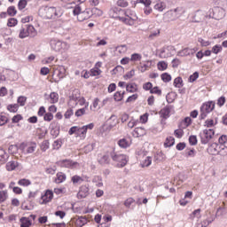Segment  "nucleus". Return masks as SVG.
<instances>
[{"instance_id": "nucleus-1", "label": "nucleus", "mask_w": 227, "mask_h": 227, "mask_svg": "<svg viewBox=\"0 0 227 227\" xmlns=\"http://www.w3.org/2000/svg\"><path fill=\"white\" fill-rule=\"evenodd\" d=\"M38 15L44 20H56L63 16V10L59 7L42 5L38 10Z\"/></svg>"}, {"instance_id": "nucleus-2", "label": "nucleus", "mask_w": 227, "mask_h": 227, "mask_svg": "<svg viewBox=\"0 0 227 227\" xmlns=\"http://www.w3.org/2000/svg\"><path fill=\"white\" fill-rule=\"evenodd\" d=\"M95 127V124L90 123L85 126L77 127V126H73L70 128L68 134L69 136H74L75 134L76 137H80L81 139H86V134H88V130H93Z\"/></svg>"}, {"instance_id": "nucleus-3", "label": "nucleus", "mask_w": 227, "mask_h": 227, "mask_svg": "<svg viewBox=\"0 0 227 227\" xmlns=\"http://www.w3.org/2000/svg\"><path fill=\"white\" fill-rule=\"evenodd\" d=\"M125 17H118V20L120 22H123V24H126V26H135V24H137V20H139V18L137 17V14L135 11L130 9H126L124 11Z\"/></svg>"}, {"instance_id": "nucleus-4", "label": "nucleus", "mask_w": 227, "mask_h": 227, "mask_svg": "<svg viewBox=\"0 0 227 227\" xmlns=\"http://www.w3.org/2000/svg\"><path fill=\"white\" fill-rule=\"evenodd\" d=\"M73 15L76 17L79 22H84V20L91 19V15H93V13L91 12V10L88 8L82 11L81 4H77L73 8Z\"/></svg>"}, {"instance_id": "nucleus-5", "label": "nucleus", "mask_w": 227, "mask_h": 227, "mask_svg": "<svg viewBox=\"0 0 227 227\" xmlns=\"http://www.w3.org/2000/svg\"><path fill=\"white\" fill-rule=\"evenodd\" d=\"M110 157L114 162H117V168H125V166H127V162H129V157L125 154L113 152L110 153Z\"/></svg>"}, {"instance_id": "nucleus-6", "label": "nucleus", "mask_w": 227, "mask_h": 227, "mask_svg": "<svg viewBox=\"0 0 227 227\" xmlns=\"http://www.w3.org/2000/svg\"><path fill=\"white\" fill-rule=\"evenodd\" d=\"M37 148L38 145L36 144V142L33 141L23 142L20 145V150H21V152H23L25 155L35 153Z\"/></svg>"}, {"instance_id": "nucleus-7", "label": "nucleus", "mask_w": 227, "mask_h": 227, "mask_svg": "<svg viewBox=\"0 0 227 227\" xmlns=\"http://www.w3.org/2000/svg\"><path fill=\"white\" fill-rule=\"evenodd\" d=\"M215 108V103L214 101H208L204 103L200 107V119L205 120L209 113H212L213 109Z\"/></svg>"}, {"instance_id": "nucleus-8", "label": "nucleus", "mask_w": 227, "mask_h": 227, "mask_svg": "<svg viewBox=\"0 0 227 227\" xmlns=\"http://www.w3.org/2000/svg\"><path fill=\"white\" fill-rule=\"evenodd\" d=\"M215 130L214 129H206L200 133V141L202 145H207L210 143L212 137H214Z\"/></svg>"}, {"instance_id": "nucleus-9", "label": "nucleus", "mask_w": 227, "mask_h": 227, "mask_svg": "<svg viewBox=\"0 0 227 227\" xmlns=\"http://www.w3.org/2000/svg\"><path fill=\"white\" fill-rule=\"evenodd\" d=\"M109 100H110L109 98H106L102 101H100V98H95L92 101L91 106H90V111L95 113V111H98V109H102L104 106H107V104L109 103Z\"/></svg>"}, {"instance_id": "nucleus-10", "label": "nucleus", "mask_w": 227, "mask_h": 227, "mask_svg": "<svg viewBox=\"0 0 227 227\" xmlns=\"http://www.w3.org/2000/svg\"><path fill=\"white\" fill-rule=\"evenodd\" d=\"M86 104V98L84 97H77V96H70L68 106L70 107H75L77 105L79 106H84Z\"/></svg>"}, {"instance_id": "nucleus-11", "label": "nucleus", "mask_w": 227, "mask_h": 227, "mask_svg": "<svg viewBox=\"0 0 227 227\" xmlns=\"http://www.w3.org/2000/svg\"><path fill=\"white\" fill-rule=\"evenodd\" d=\"M54 198V192L51 190L44 191L43 194L41 196L39 203L40 205H47V203H51Z\"/></svg>"}, {"instance_id": "nucleus-12", "label": "nucleus", "mask_w": 227, "mask_h": 227, "mask_svg": "<svg viewBox=\"0 0 227 227\" xmlns=\"http://www.w3.org/2000/svg\"><path fill=\"white\" fill-rule=\"evenodd\" d=\"M58 164L60 168H67L68 169H75V168H79V162L72 160H61L58 161Z\"/></svg>"}, {"instance_id": "nucleus-13", "label": "nucleus", "mask_w": 227, "mask_h": 227, "mask_svg": "<svg viewBox=\"0 0 227 227\" xmlns=\"http://www.w3.org/2000/svg\"><path fill=\"white\" fill-rule=\"evenodd\" d=\"M51 47L53 51H55L56 52H59L61 51H63L65 49V47H67V43L61 42V41H59V40H56V39H52L51 40Z\"/></svg>"}, {"instance_id": "nucleus-14", "label": "nucleus", "mask_w": 227, "mask_h": 227, "mask_svg": "<svg viewBox=\"0 0 227 227\" xmlns=\"http://www.w3.org/2000/svg\"><path fill=\"white\" fill-rule=\"evenodd\" d=\"M198 52V47L195 48H184L178 51V56H181V58H185L187 56H194Z\"/></svg>"}, {"instance_id": "nucleus-15", "label": "nucleus", "mask_w": 227, "mask_h": 227, "mask_svg": "<svg viewBox=\"0 0 227 227\" xmlns=\"http://www.w3.org/2000/svg\"><path fill=\"white\" fill-rule=\"evenodd\" d=\"M53 75H57L59 79H63L67 75V68L64 66H56L53 67Z\"/></svg>"}, {"instance_id": "nucleus-16", "label": "nucleus", "mask_w": 227, "mask_h": 227, "mask_svg": "<svg viewBox=\"0 0 227 227\" xmlns=\"http://www.w3.org/2000/svg\"><path fill=\"white\" fill-rule=\"evenodd\" d=\"M102 62L98 61L95 64L94 67L90 70V77H98L102 74Z\"/></svg>"}, {"instance_id": "nucleus-17", "label": "nucleus", "mask_w": 227, "mask_h": 227, "mask_svg": "<svg viewBox=\"0 0 227 227\" xmlns=\"http://www.w3.org/2000/svg\"><path fill=\"white\" fill-rule=\"evenodd\" d=\"M148 130L145 127H137L132 131L133 137H144V136H146Z\"/></svg>"}, {"instance_id": "nucleus-18", "label": "nucleus", "mask_w": 227, "mask_h": 227, "mask_svg": "<svg viewBox=\"0 0 227 227\" xmlns=\"http://www.w3.org/2000/svg\"><path fill=\"white\" fill-rule=\"evenodd\" d=\"M219 150H221V145L217 143H213L207 147L209 155H219Z\"/></svg>"}, {"instance_id": "nucleus-19", "label": "nucleus", "mask_w": 227, "mask_h": 227, "mask_svg": "<svg viewBox=\"0 0 227 227\" xmlns=\"http://www.w3.org/2000/svg\"><path fill=\"white\" fill-rule=\"evenodd\" d=\"M172 109H173V106H166L165 107H163L159 113L160 118H163L164 120H168V118H169L171 114Z\"/></svg>"}, {"instance_id": "nucleus-20", "label": "nucleus", "mask_w": 227, "mask_h": 227, "mask_svg": "<svg viewBox=\"0 0 227 227\" xmlns=\"http://www.w3.org/2000/svg\"><path fill=\"white\" fill-rule=\"evenodd\" d=\"M171 51H173V48L169 46L167 48H163L160 50L159 57L161 59H166V58H171V56H173V53L171 52Z\"/></svg>"}, {"instance_id": "nucleus-21", "label": "nucleus", "mask_w": 227, "mask_h": 227, "mask_svg": "<svg viewBox=\"0 0 227 227\" xmlns=\"http://www.w3.org/2000/svg\"><path fill=\"white\" fill-rule=\"evenodd\" d=\"M152 156H146L144 154L140 159V166L142 168H150V166H152Z\"/></svg>"}, {"instance_id": "nucleus-22", "label": "nucleus", "mask_w": 227, "mask_h": 227, "mask_svg": "<svg viewBox=\"0 0 227 227\" xmlns=\"http://www.w3.org/2000/svg\"><path fill=\"white\" fill-rule=\"evenodd\" d=\"M224 17V9L221 7H216L213 11V18L215 19V20H221Z\"/></svg>"}, {"instance_id": "nucleus-23", "label": "nucleus", "mask_w": 227, "mask_h": 227, "mask_svg": "<svg viewBox=\"0 0 227 227\" xmlns=\"http://www.w3.org/2000/svg\"><path fill=\"white\" fill-rule=\"evenodd\" d=\"M90 195V188L87 185H82L78 192V198H87Z\"/></svg>"}, {"instance_id": "nucleus-24", "label": "nucleus", "mask_w": 227, "mask_h": 227, "mask_svg": "<svg viewBox=\"0 0 227 227\" xmlns=\"http://www.w3.org/2000/svg\"><path fill=\"white\" fill-rule=\"evenodd\" d=\"M17 168H19V161L17 160L8 161L5 165V169L8 171H15Z\"/></svg>"}, {"instance_id": "nucleus-25", "label": "nucleus", "mask_w": 227, "mask_h": 227, "mask_svg": "<svg viewBox=\"0 0 227 227\" xmlns=\"http://www.w3.org/2000/svg\"><path fill=\"white\" fill-rule=\"evenodd\" d=\"M67 180V174L63 172H58L56 177L54 178L55 184H63Z\"/></svg>"}, {"instance_id": "nucleus-26", "label": "nucleus", "mask_w": 227, "mask_h": 227, "mask_svg": "<svg viewBox=\"0 0 227 227\" xmlns=\"http://www.w3.org/2000/svg\"><path fill=\"white\" fill-rule=\"evenodd\" d=\"M27 33L30 38H35L36 35H38V32L36 31V28L33 25H27L26 26Z\"/></svg>"}, {"instance_id": "nucleus-27", "label": "nucleus", "mask_w": 227, "mask_h": 227, "mask_svg": "<svg viewBox=\"0 0 227 227\" xmlns=\"http://www.w3.org/2000/svg\"><path fill=\"white\" fill-rule=\"evenodd\" d=\"M124 97H125V90H117L114 94V100H115V102H121Z\"/></svg>"}, {"instance_id": "nucleus-28", "label": "nucleus", "mask_w": 227, "mask_h": 227, "mask_svg": "<svg viewBox=\"0 0 227 227\" xmlns=\"http://www.w3.org/2000/svg\"><path fill=\"white\" fill-rule=\"evenodd\" d=\"M126 91H128V93H137L138 88L136 82L128 83L126 85Z\"/></svg>"}, {"instance_id": "nucleus-29", "label": "nucleus", "mask_w": 227, "mask_h": 227, "mask_svg": "<svg viewBox=\"0 0 227 227\" xmlns=\"http://www.w3.org/2000/svg\"><path fill=\"white\" fill-rule=\"evenodd\" d=\"M192 123V119L191 117H185L181 122H180V129H187V127L191 126Z\"/></svg>"}, {"instance_id": "nucleus-30", "label": "nucleus", "mask_w": 227, "mask_h": 227, "mask_svg": "<svg viewBox=\"0 0 227 227\" xmlns=\"http://www.w3.org/2000/svg\"><path fill=\"white\" fill-rule=\"evenodd\" d=\"M117 145L120 146V148H129L131 145V143L127 140V138L120 139L117 143Z\"/></svg>"}, {"instance_id": "nucleus-31", "label": "nucleus", "mask_w": 227, "mask_h": 227, "mask_svg": "<svg viewBox=\"0 0 227 227\" xmlns=\"http://www.w3.org/2000/svg\"><path fill=\"white\" fill-rule=\"evenodd\" d=\"M167 5L165 2H158L156 4L153 6V9L156 10L157 12H164L166 10Z\"/></svg>"}, {"instance_id": "nucleus-32", "label": "nucleus", "mask_w": 227, "mask_h": 227, "mask_svg": "<svg viewBox=\"0 0 227 227\" xmlns=\"http://www.w3.org/2000/svg\"><path fill=\"white\" fill-rule=\"evenodd\" d=\"M20 222V227H30L31 224H33L31 220H29V218L27 217H21Z\"/></svg>"}, {"instance_id": "nucleus-33", "label": "nucleus", "mask_w": 227, "mask_h": 227, "mask_svg": "<svg viewBox=\"0 0 227 227\" xmlns=\"http://www.w3.org/2000/svg\"><path fill=\"white\" fill-rule=\"evenodd\" d=\"M59 100V95L58 92H51L50 94V104H58Z\"/></svg>"}, {"instance_id": "nucleus-34", "label": "nucleus", "mask_w": 227, "mask_h": 227, "mask_svg": "<svg viewBox=\"0 0 227 227\" xmlns=\"http://www.w3.org/2000/svg\"><path fill=\"white\" fill-rule=\"evenodd\" d=\"M157 68L160 72H164V70H168V62L161 60L157 63Z\"/></svg>"}, {"instance_id": "nucleus-35", "label": "nucleus", "mask_w": 227, "mask_h": 227, "mask_svg": "<svg viewBox=\"0 0 227 227\" xmlns=\"http://www.w3.org/2000/svg\"><path fill=\"white\" fill-rule=\"evenodd\" d=\"M86 111H88V104L83 108L76 110L74 113V116H76L77 118H80V116H84V114H86Z\"/></svg>"}, {"instance_id": "nucleus-36", "label": "nucleus", "mask_w": 227, "mask_h": 227, "mask_svg": "<svg viewBox=\"0 0 227 227\" xmlns=\"http://www.w3.org/2000/svg\"><path fill=\"white\" fill-rule=\"evenodd\" d=\"M217 125V121H215L214 119H207L204 122V127H207V129H212V127H215Z\"/></svg>"}, {"instance_id": "nucleus-37", "label": "nucleus", "mask_w": 227, "mask_h": 227, "mask_svg": "<svg viewBox=\"0 0 227 227\" xmlns=\"http://www.w3.org/2000/svg\"><path fill=\"white\" fill-rule=\"evenodd\" d=\"M7 15H9V17H15V15H17V8L15 5H11L7 8Z\"/></svg>"}, {"instance_id": "nucleus-38", "label": "nucleus", "mask_w": 227, "mask_h": 227, "mask_svg": "<svg viewBox=\"0 0 227 227\" xmlns=\"http://www.w3.org/2000/svg\"><path fill=\"white\" fill-rule=\"evenodd\" d=\"M173 145H175V137H167L164 142L165 148H169L170 146H173Z\"/></svg>"}, {"instance_id": "nucleus-39", "label": "nucleus", "mask_w": 227, "mask_h": 227, "mask_svg": "<svg viewBox=\"0 0 227 227\" xmlns=\"http://www.w3.org/2000/svg\"><path fill=\"white\" fill-rule=\"evenodd\" d=\"M18 185H20L21 187H29L31 185V180L22 178L18 181Z\"/></svg>"}, {"instance_id": "nucleus-40", "label": "nucleus", "mask_w": 227, "mask_h": 227, "mask_svg": "<svg viewBox=\"0 0 227 227\" xmlns=\"http://www.w3.org/2000/svg\"><path fill=\"white\" fill-rule=\"evenodd\" d=\"M129 59L132 63H136V62L141 61V59H143V55H141L140 53H133V54H131V57Z\"/></svg>"}, {"instance_id": "nucleus-41", "label": "nucleus", "mask_w": 227, "mask_h": 227, "mask_svg": "<svg viewBox=\"0 0 227 227\" xmlns=\"http://www.w3.org/2000/svg\"><path fill=\"white\" fill-rule=\"evenodd\" d=\"M174 86L175 88H183L184 87V80L182 77L178 76L176 79H174Z\"/></svg>"}, {"instance_id": "nucleus-42", "label": "nucleus", "mask_w": 227, "mask_h": 227, "mask_svg": "<svg viewBox=\"0 0 227 227\" xmlns=\"http://www.w3.org/2000/svg\"><path fill=\"white\" fill-rule=\"evenodd\" d=\"M8 200V190L0 191V203H4Z\"/></svg>"}, {"instance_id": "nucleus-43", "label": "nucleus", "mask_w": 227, "mask_h": 227, "mask_svg": "<svg viewBox=\"0 0 227 227\" xmlns=\"http://www.w3.org/2000/svg\"><path fill=\"white\" fill-rule=\"evenodd\" d=\"M50 146L51 143L49 142V140H43L40 145V150H42L43 152H47Z\"/></svg>"}, {"instance_id": "nucleus-44", "label": "nucleus", "mask_w": 227, "mask_h": 227, "mask_svg": "<svg viewBox=\"0 0 227 227\" xmlns=\"http://www.w3.org/2000/svg\"><path fill=\"white\" fill-rule=\"evenodd\" d=\"M167 17H168L169 20H176V19H178V16L176 15V9L174 11H168L167 12Z\"/></svg>"}, {"instance_id": "nucleus-45", "label": "nucleus", "mask_w": 227, "mask_h": 227, "mask_svg": "<svg viewBox=\"0 0 227 227\" xmlns=\"http://www.w3.org/2000/svg\"><path fill=\"white\" fill-rule=\"evenodd\" d=\"M17 24H19V20H17L16 18H10L7 20L8 27H15V26H17Z\"/></svg>"}, {"instance_id": "nucleus-46", "label": "nucleus", "mask_w": 227, "mask_h": 227, "mask_svg": "<svg viewBox=\"0 0 227 227\" xmlns=\"http://www.w3.org/2000/svg\"><path fill=\"white\" fill-rule=\"evenodd\" d=\"M7 111H9V113H17V111H19V104L8 105Z\"/></svg>"}, {"instance_id": "nucleus-47", "label": "nucleus", "mask_w": 227, "mask_h": 227, "mask_svg": "<svg viewBox=\"0 0 227 227\" xmlns=\"http://www.w3.org/2000/svg\"><path fill=\"white\" fill-rule=\"evenodd\" d=\"M8 160V153L4 149H0V162H6Z\"/></svg>"}, {"instance_id": "nucleus-48", "label": "nucleus", "mask_w": 227, "mask_h": 227, "mask_svg": "<svg viewBox=\"0 0 227 227\" xmlns=\"http://www.w3.org/2000/svg\"><path fill=\"white\" fill-rule=\"evenodd\" d=\"M71 182L74 184H82V182H84V179H82V176L75 175L71 177Z\"/></svg>"}, {"instance_id": "nucleus-49", "label": "nucleus", "mask_w": 227, "mask_h": 227, "mask_svg": "<svg viewBox=\"0 0 227 227\" xmlns=\"http://www.w3.org/2000/svg\"><path fill=\"white\" fill-rule=\"evenodd\" d=\"M6 123H8V116L6 114L0 113V127L6 125Z\"/></svg>"}, {"instance_id": "nucleus-50", "label": "nucleus", "mask_w": 227, "mask_h": 227, "mask_svg": "<svg viewBox=\"0 0 227 227\" xmlns=\"http://www.w3.org/2000/svg\"><path fill=\"white\" fill-rule=\"evenodd\" d=\"M160 79L163 81V82H170L172 77L168 73H163L160 74Z\"/></svg>"}, {"instance_id": "nucleus-51", "label": "nucleus", "mask_w": 227, "mask_h": 227, "mask_svg": "<svg viewBox=\"0 0 227 227\" xmlns=\"http://www.w3.org/2000/svg\"><path fill=\"white\" fill-rule=\"evenodd\" d=\"M61 146H63V140H61V139H57L52 144V148L54 150H59V148H61Z\"/></svg>"}, {"instance_id": "nucleus-52", "label": "nucleus", "mask_w": 227, "mask_h": 227, "mask_svg": "<svg viewBox=\"0 0 227 227\" xmlns=\"http://www.w3.org/2000/svg\"><path fill=\"white\" fill-rule=\"evenodd\" d=\"M150 93L152 95H158V97H160V95H162V90H160V88L158 86H155L152 88Z\"/></svg>"}, {"instance_id": "nucleus-53", "label": "nucleus", "mask_w": 227, "mask_h": 227, "mask_svg": "<svg viewBox=\"0 0 227 227\" xmlns=\"http://www.w3.org/2000/svg\"><path fill=\"white\" fill-rule=\"evenodd\" d=\"M99 164H109V154H104L98 159Z\"/></svg>"}, {"instance_id": "nucleus-54", "label": "nucleus", "mask_w": 227, "mask_h": 227, "mask_svg": "<svg viewBox=\"0 0 227 227\" xmlns=\"http://www.w3.org/2000/svg\"><path fill=\"white\" fill-rule=\"evenodd\" d=\"M26 6H27V0H20L18 3V10L20 12H22V10H25Z\"/></svg>"}, {"instance_id": "nucleus-55", "label": "nucleus", "mask_w": 227, "mask_h": 227, "mask_svg": "<svg viewBox=\"0 0 227 227\" xmlns=\"http://www.w3.org/2000/svg\"><path fill=\"white\" fill-rule=\"evenodd\" d=\"M87 222H88V220H86V218L79 217L78 219H76L75 224L78 227H82L86 224Z\"/></svg>"}, {"instance_id": "nucleus-56", "label": "nucleus", "mask_w": 227, "mask_h": 227, "mask_svg": "<svg viewBox=\"0 0 227 227\" xmlns=\"http://www.w3.org/2000/svg\"><path fill=\"white\" fill-rule=\"evenodd\" d=\"M29 37L27 28H21L19 33V38L24 40V38Z\"/></svg>"}, {"instance_id": "nucleus-57", "label": "nucleus", "mask_w": 227, "mask_h": 227, "mask_svg": "<svg viewBox=\"0 0 227 227\" xmlns=\"http://www.w3.org/2000/svg\"><path fill=\"white\" fill-rule=\"evenodd\" d=\"M218 155H221L222 157H226L227 155V146L224 145H220V150L218 152Z\"/></svg>"}, {"instance_id": "nucleus-58", "label": "nucleus", "mask_w": 227, "mask_h": 227, "mask_svg": "<svg viewBox=\"0 0 227 227\" xmlns=\"http://www.w3.org/2000/svg\"><path fill=\"white\" fill-rule=\"evenodd\" d=\"M137 4H144L145 8L152 6V0H137Z\"/></svg>"}, {"instance_id": "nucleus-59", "label": "nucleus", "mask_w": 227, "mask_h": 227, "mask_svg": "<svg viewBox=\"0 0 227 227\" xmlns=\"http://www.w3.org/2000/svg\"><path fill=\"white\" fill-rule=\"evenodd\" d=\"M174 136L177 137V139H181V137H184V129H178L174 131Z\"/></svg>"}, {"instance_id": "nucleus-60", "label": "nucleus", "mask_w": 227, "mask_h": 227, "mask_svg": "<svg viewBox=\"0 0 227 227\" xmlns=\"http://www.w3.org/2000/svg\"><path fill=\"white\" fill-rule=\"evenodd\" d=\"M223 51V46L219 45V44H215V46H213L211 52H213V54H218L219 52Z\"/></svg>"}, {"instance_id": "nucleus-61", "label": "nucleus", "mask_w": 227, "mask_h": 227, "mask_svg": "<svg viewBox=\"0 0 227 227\" xmlns=\"http://www.w3.org/2000/svg\"><path fill=\"white\" fill-rule=\"evenodd\" d=\"M24 120V117L22 114H16L12 118V123H19V121H22Z\"/></svg>"}, {"instance_id": "nucleus-62", "label": "nucleus", "mask_w": 227, "mask_h": 227, "mask_svg": "<svg viewBox=\"0 0 227 227\" xmlns=\"http://www.w3.org/2000/svg\"><path fill=\"white\" fill-rule=\"evenodd\" d=\"M116 4L121 8H127V6H129V2L127 0H118Z\"/></svg>"}, {"instance_id": "nucleus-63", "label": "nucleus", "mask_w": 227, "mask_h": 227, "mask_svg": "<svg viewBox=\"0 0 227 227\" xmlns=\"http://www.w3.org/2000/svg\"><path fill=\"white\" fill-rule=\"evenodd\" d=\"M43 120H44V121H52V120H54V114L48 112V113H46V114H44Z\"/></svg>"}, {"instance_id": "nucleus-64", "label": "nucleus", "mask_w": 227, "mask_h": 227, "mask_svg": "<svg viewBox=\"0 0 227 227\" xmlns=\"http://www.w3.org/2000/svg\"><path fill=\"white\" fill-rule=\"evenodd\" d=\"M218 145H226L227 143V136L226 135H222L219 138H218Z\"/></svg>"}]
</instances>
